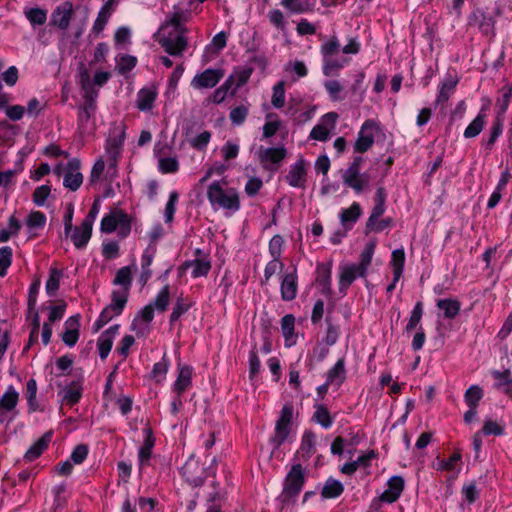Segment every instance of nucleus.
Listing matches in <instances>:
<instances>
[{"label": "nucleus", "instance_id": "1", "mask_svg": "<svg viewBox=\"0 0 512 512\" xmlns=\"http://www.w3.org/2000/svg\"><path fill=\"white\" fill-rule=\"evenodd\" d=\"M207 199L214 210L239 211L240 199L235 188L224 189L220 181H213L207 188Z\"/></svg>", "mask_w": 512, "mask_h": 512}, {"label": "nucleus", "instance_id": "2", "mask_svg": "<svg viewBox=\"0 0 512 512\" xmlns=\"http://www.w3.org/2000/svg\"><path fill=\"white\" fill-rule=\"evenodd\" d=\"M306 482L305 469L300 463L291 466L283 481L282 492L278 499L282 505L294 503Z\"/></svg>", "mask_w": 512, "mask_h": 512}, {"label": "nucleus", "instance_id": "3", "mask_svg": "<svg viewBox=\"0 0 512 512\" xmlns=\"http://www.w3.org/2000/svg\"><path fill=\"white\" fill-rule=\"evenodd\" d=\"M118 228V234L125 238L130 234L131 221L127 213L122 210H112L105 214L100 223L102 233L110 234Z\"/></svg>", "mask_w": 512, "mask_h": 512}, {"label": "nucleus", "instance_id": "4", "mask_svg": "<svg viewBox=\"0 0 512 512\" xmlns=\"http://www.w3.org/2000/svg\"><path fill=\"white\" fill-rule=\"evenodd\" d=\"M382 131L380 122L376 119L365 120L360 130L358 131L357 138L354 142V152L363 154L367 152L375 142V134Z\"/></svg>", "mask_w": 512, "mask_h": 512}, {"label": "nucleus", "instance_id": "5", "mask_svg": "<svg viewBox=\"0 0 512 512\" xmlns=\"http://www.w3.org/2000/svg\"><path fill=\"white\" fill-rule=\"evenodd\" d=\"M294 408L291 403H285L280 411L276 421L274 434L270 438V443L279 448L288 438L291 431Z\"/></svg>", "mask_w": 512, "mask_h": 512}, {"label": "nucleus", "instance_id": "6", "mask_svg": "<svg viewBox=\"0 0 512 512\" xmlns=\"http://www.w3.org/2000/svg\"><path fill=\"white\" fill-rule=\"evenodd\" d=\"M261 167L270 172H275L281 166L287 156V149L284 146L264 147L260 146L257 152Z\"/></svg>", "mask_w": 512, "mask_h": 512}, {"label": "nucleus", "instance_id": "7", "mask_svg": "<svg viewBox=\"0 0 512 512\" xmlns=\"http://www.w3.org/2000/svg\"><path fill=\"white\" fill-rule=\"evenodd\" d=\"M338 118V113L334 111L322 115L319 123L310 131L309 138L320 142H326L330 138L331 131L335 129Z\"/></svg>", "mask_w": 512, "mask_h": 512}, {"label": "nucleus", "instance_id": "8", "mask_svg": "<svg viewBox=\"0 0 512 512\" xmlns=\"http://www.w3.org/2000/svg\"><path fill=\"white\" fill-rule=\"evenodd\" d=\"M298 293V271L296 265H291L282 275L280 294L283 301H293Z\"/></svg>", "mask_w": 512, "mask_h": 512}, {"label": "nucleus", "instance_id": "9", "mask_svg": "<svg viewBox=\"0 0 512 512\" xmlns=\"http://www.w3.org/2000/svg\"><path fill=\"white\" fill-rule=\"evenodd\" d=\"M307 161L300 157L290 165L285 181L293 188L305 189L307 184Z\"/></svg>", "mask_w": 512, "mask_h": 512}, {"label": "nucleus", "instance_id": "10", "mask_svg": "<svg viewBox=\"0 0 512 512\" xmlns=\"http://www.w3.org/2000/svg\"><path fill=\"white\" fill-rule=\"evenodd\" d=\"M495 19L481 8H475L467 18L469 26H477L482 34L486 36L494 35Z\"/></svg>", "mask_w": 512, "mask_h": 512}, {"label": "nucleus", "instance_id": "11", "mask_svg": "<svg viewBox=\"0 0 512 512\" xmlns=\"http://www.w3.org/2000/svg\"><path fill=\"white\" fill-rule=\"evenodd\" d=\"M80 169V159L72 158L68 161L63 177V186L65 188L75 192L81 187L84 177Z\"/></svg>", "mask_w": 512, "mask_h": 512}, {"label": "nucleus", "instance_id": "12", "mask_svg": "<svg viewBox=\"0 0 512 512\" xmlns=\"http://www.w3.org/2000/svg\"><path fill=\"white\" fill-rule=\"evenodd\" d=\"M194 368L188 364H177V378L172 385L174 394L183 395L185 391L192 387V376Z\"/></svg>", "mask_w": 512, "mask_h": 512}, {"label": "nucleus", "instance_id": "13", "mask_svg": "<svg viewBox=\"0 0 512 512\" xmlns=\"http://www.w3.org/2000/svg\"><path fill=\"white\" fill-rule=\"evenodd\" d=\"M73 13V4L70 1H65L51 13L50 24L61 30H66L70 25Z\"/></svg>", "mask_w": 512, "mask_h": 512}, {"label": "nucleus", "instance_id": "14", "mask_svg": "<svg viewBox=\"0 0 512 512\" xmlns=\"http://www.w3.org/2000/svg\"><path fill=\"white\" fill-rule=\"evenodd\" d=\"M405 489V480L400 475H394L387 481V489L379 496L383 503H395Z\"/></svg>", "mask_w": 512, "mask_h": 512}, {"label": "nucleus", "instance_id": "15", "mask_svg": "<svg viewBox=\"0 0 512 512\" xmlns=\"http://www.w3.org/2000/svg\"><path fill=\"white\" fill-rule=\"evenodd\" d=\"M223 75L222 70L208 68L197 74L193 78L191 85L196 89L213 88L220 82Z\"/></svg>", "mask_w": 512, "mask_h": 512}, {"label": "nucleus", "instance_id": "16", "mask_svg": "<svg viewBox=\"0 0 512 512\" xmlns=\"http://www.w3.org/2000/svg\"><path fill=\"white\" fill-rule=\"evenodd\" d=\"M97 110V104L85 103L78 108L77 125L79 131L84 134L95 130L94 123L89 126V122L94 118Z\"/></svg>", "mask_w": 512, "mask_h": 512}, {"label": "nucleus", "instance_id": "17", "mask_svg": "<svg viewBox=\"0 0 512 512\" xmlns=\"http://www.w3.org/2000/svg\"><path fill=\"white\" fill-rule=\"evenodd\" d=\"M64 332L61 335V339L68 347H73L78 342L80 332V315L76 314L70 316L64 323Z\"/></svg>", "mask_w": 512, "mask_h": 512}, {"label": "nucleus", "instance_id": "18", "mask_svg": "<svg viewBox=\"0 0 512 512\" xmlns=\"http://www.w3.org/2000/svg\"><path fill=\"white\" fill-rule=\"evenodd\" d=\"M161 47L171 56H180L188 45L187 38L184 35L176 37H164L159 41Z\"/></svg>", "mask_w": 512, "mask_h": 512}, {"label": "nucleus", "instance_id": "19", "mask_svg": "<svg viewBox=\"0 0 512 512\" xmlns=\"http://www.w3.org/2000/svg\"><path fill=\"white\" fill-rule=\"evenodd\" d=\"M362 215V207L358 202H353L348 208L341 209L339 218L346 231L353 228Z\"/></svg>", "mask_w": 512, "mask_h": 512}, {"label": "nucleus", "instance_id": "20", "mask_svg": "<svg viewBox=\"0 0 512 512\" xmlns=\"http://www.w3.org/2000/svg\"><path fill=\"white\" fill-rule=\"evenodd\" d=\"M512 99V85H505L499 90V96L495 102V117L503 119Z\"/></svg>", "mask_w": 512, "mask_h": 512}, {"label": "nucleus", "instance_id": "21", "mask_svg": "<svg viewBox=\"0 0 512 512\" xmlns=\"http://www.w3.org/2000/svg\"><path fill=\"white\" fill-rule=\"evenodd\" d=\"M344 489L341 481L329 476L320 490V495L323 500L336 499L343 494Z\"/></svg>", "mask_w": 512, "mask_h": 512}, {"label": "nucleus", "instance_id": "22", "mask_svg": "<svg viewBox=\"0 0 512 512\" xmlns=\"http://www.w3.org/2000/svg\"><path fill=\"white\" fill-rule=\"evenodd\" d=\"M92 229L91 226L89 227L82 223L80 226H76L72 229L69 236L76 249L81 250L86 248L92 236Z\"/></svg>", "mask_w": 512, "mask_h": 512}, {"label": "nucleus", "instance_id": "23", "mask_svg": "<svg viewBox=\"0 0 512 512\" xmlns=\"http://www.w3.org/2000/svg\"><path fill=\"white\" fill-rule=\"evenodd\" d=\"M170 365L171 361L167 352H164L161 360L153 365L152 370L148 375L149 379L153 380L156 384H162L166 379Z\"/></svg>", "mask_w": 512, "mask_h": 512}, {"label": "nucleus", "instance_id": "24", "mask_svg": "<svg viewBox=\"0 0 512 512\" xmlns=\"http://www.w3.org/2000/svg\"><path fill=\"white\" fill-rule=\"evenodd\" d=\"M63 401L69 405L74 406L78 404L83 395L82 380L71 381L63 390Z\"/></svg>", "mask_w": 512, "mask_h": 512}, {"label": "nucleus", "instance_id": "25", "mask_svg": "<svg viewBox=\"0 0 512 512\" xmlns=\"http://www.w3.org/2000/svg\"><path fill=\"white\" fill-rule=\"evenodd\" d=\"M346 379L345 358H339L332 368H330L326 375L328 383L335 385L339 388Z\"/></svg>", "mask_w": 512, "mask_h": 512}, {"label": "nucleus", "instance_id": "26", "mask_svg": "<svg viewBox=\"0 0 512 512\" xmlns=\"http://www.w3.org/2000/svg\"><path fill=\"white\" fill-rule=\"evenodd\" d=\"M315 443H316L315 434L310 430L304 431L302 438H301L300 447L297 450L295 457H297L299 454H301L304 461L309 460V458L315 452Z\"/></svg>", "mask_w": 512, "mask_h": 512}, {"label": "nucleus", "instance_id": "27", "mask_svg": "<svg viewBox=\"0 0 512 512\" xmlns=\"http://www.w3.org/2000/svg\"><path fill=\"white\" fill-rule=\"evenodd\" d=\"M80 84L81 88L84 92L83 94V102L97 104V98L99 95V91L95 88V86L90 81L89 73L84 70L80 75Z\"/></svg>", "mask_w": 512, "mask_h": 512}, {"label": "nucleus", "instance_id": "28", "mask_svg": "<svg viewBox=\"0 0 512 512\" xmlns=\"http://www.w3.org/2000/svg\"><path fill=\"white\" fill-rule=\"evenodd\" d=\"M504 130V120L494 118L489 130V136L482 139V145L488 152L492 150L498 138L502 135Z\"/></svg>", "mask_w": 512, "mask_h": 512}, {"label": "nucleus", "instance_id": "29", "mask_svg": "<svg viewBox=\"0 0 512 512\" xmlns=\"http://www.w3.org/2000/svg\"><path fill=\"white\" fill-rule=\"evenodd\" d=\"M348 64V59H337L335 56L322 57V72L326 77L338 75L339 71Z\"/></svg>", "mask_w": 512, "mask_h": 512}, {"label": "nucleus", "instance_id": "30", "mask_svg": "<svg viewBox=\"0 0 512 512\" xmlns=\"http://www.w3.org/2000/svg\"><path fill=\"white\" fill-rule=\"evenodd\" d=\"M183 268L193 267L191 277L196 279L199 277H205L211 270V262L206 259H194L187 260L182 264Z\"/></svg>", "mask_w": 512, "mask_h": 512}, {"label": "nucleus", "instance_id": "31", "mask_svg": "<svg viewBox=\"0 0 512 512\" xmlns=\"http://www.w3.org/2000/svg\"><path fill=\"white\" fill-rule=\"evenodd\" d=\"M157 98V92L151 88H142L137 93V108L140 111H150Z\"/></svg>", "mask_w": 512, "mask_h": 512}, {"label": "nucleus", "instance_id": "32", "mask_svg": "<svg viewBox=\"0 0 512 512\" xmlns=\"http://www.w3.org/2000/svg\"><path fill=\"white\" fill-rule=\"evenodd\" d=\"M281 330L285 340V346L291 347L295 344V317L292 314H286L281 319Z\"/></svg>", "mask_w": 512, "mask_h": 512}, {"label": "nucleus", "instance_id": "33", "mask_svg": "<svg viewBox=\"0 0 512 512\" xmlns=\"http://www.w3.org/2000/svg\"><path fill=\"white\" fill-rule=\"evenodd\" d=\"M436 306L443 310L444 317L447 319H454L461 310L460 301L453 298L439 299Z\"/></svg>", "mask_w": 512, "mask_h": 512}, {"label": "nucleus", "instance_id": "34", "mask_svg": "<svg viewBox=\"0 0 512 512\" xmlns=\"http://www.w3.org/2000/svg\"><path fill=\"white\" fill-rule=\"evenodd\" d=\"M405 260L406 256L403 248L395 249L392 251L389 264L392 268V272L393 275H395L396 280H400L403 275Z\"/></svg>", "mask_w": 512, "mask_h": 512}, {"label": "nucleus", "instance_id": "35", "mask_svg": "<svg viewBox=\"0 0 512 512\" xmlns=\"http://www.w3.org/2000/svg\"><path fill=\"white\" fill-rule=\"evenodd\" d=\"M356 278L357 275L351 265H347L341 269L338 280V288L342 296L347 294L350 285L355 281Z\"/></svg>", "mask_w": 512, "mask_h": 512}, {"label": "nucleus", "instance_id": "36", "mask_svg": "<svg viewBox=\"0 0 512 512\" xmlns=\"http://www.w3.org/2000/svg\"><path fill=\"white\" fill-rule=\"evenodd\" d=\"M313 421L324 429H329L333 425V418L328 408L323 404H314Z\"/></svg>", "mask_w": 512, "mask_h": 512}, {"label": "nucleus", "instance_id": "37", "mask_svg": "<svg viewBox=\"0 0 512 512\" xmlns=\"http://www.w3.org/2000/svg\"><path fill=\"white\" fill-rule=\"evenodd\" d=\"M117 310L110 305L105 306L100 312L98 318L95 320L92 326L94 333L100 331L107 323L113 318L118 317L121 313L116 312Z\"/></svg>", "mask_w": 512, "mask_h": 512}, {"label": "nucleus", "instance_id": "38", "mask_svg": "<svg viewBox=\"0 0 512 512\" xmlns=\"http://www.w3.org/2000/svg\"><path fill=\"white\" fill-rule=\"evenodd\" d=\"M192 307V302L189 301L187 298L183 297L182 295L179 296L176 299V302L174 304V307L172 309V312L169 316V322L170 324H174L177 322L182 315L187 313L189 309Z\"/></svg>", "mask_w": 512, "mask_h": 512}, {"label": "nucleus", "instance_id": "39", "mask_svg": "<svg viewBox=\"0 0 512 512\" xmlns=\"http://www.w3.org/2000/svg\"><path fill=\"white\" fill-rule=\"evenodd\" d=\"M170 303V286L166 284L162 287V289L157 293L154 300L149 304L152 305L155 310L159 313H163L167 310Z\"/></svg>", "mask_w": 512, "mask_h": 512}, {"label": "nucleus", "instance_id": "40", "mask_svg": "<svg viewBox=\"0 0 512 512\" xmlns=\"http://www.w3.org/2000/svg\"><path fill=\"white\" fill-rule=\"evenodd\" d=\"M462 459V455L459 451L454 452L447 459H440L437 457V462L433 464V468L438 471L453 472L457 469V463Z\"/></svg>", "mask_w": 512, "mask_h": 512}, {"label": "nucleus", "instance_id": "41", "mask_svg": "<svg viewBox=\"0 0 512 512\" xmlns=\"http://www.w3.org/2000/svg\"><path fill=\"white\" fill-rule=\"evenodd\" d=\"M325 323H326V334H325V337L323 339V342L331 347L333 345H335L340 336H341V329H340V326L337 325V324H334L331 320V317L330 316H326L325 318Z\"/></svg>", "mask_w": 512, "mask_h": 512}, {"label": "nucleus", "instance_id": "42", "mask_svg": "<svg viewBox=\"0 0 512 512\" xmlns=\"http://www.w3.org/2000/svg\"><path fill=\"white\" fill-rule=\"evenodd\" d=\"M63 272L58 268L51 267L49 270V277L46 281L45 290L48 296L52 297L56 294L60 287V280Z\"/></svg>", "mask_w": 512, "mask_h": 512}, {"label": "nucleus", "instance_id": "43", "mask_svg": "<svg viewBox=\"0 0 512 512\" xmlns=\"http://www.w3.org/2000/svg\"><path fill=\"white\" fill-rule=\"evenodd\" d=\"M343 183L352 188L356 194L361 193L368 184V177L365 174L343 175Z\"/></svg>", "mask_w": 512, "mask_h": 512}, {"label": "nucleus", "instance_id": "44", "mask_svg": "<svg viewBox=\"0 0 512 512\" xmlns=\"http://www.w3.org/2000/svg\"><path fill=\"white\" fill-rule=\"evenodd\" d=\"M424 313V305L422 301H417L411 311L408 323L405 327V331L407 333L411 332L414 329H418L420 326V322Z\"/></svg>", "mask_w": 512, "mask_h": 512}, {"label": "nucleus", "instance_id": "45", "mask_svg": "<svg viewBox=\"0 0 512 512\" xmlns=\"http://www.w3.org/2000/svg\"><path fill=\"white\" fill-rule=\"evenodd\" d=\"M486 120L483 119V115H477L465 128L463 136L466 139L477 137L486 125Z\"/></svg>", "mask_w": 512, "mask_h": 512}, {"label": "nucleus", "instance_id": "46", "mask_svg": "<svg viewBox=\"0 0 512 512\" xmlns=\"http://www.w3.org/2000/svg\"><path fill=\"white\" fill-rule=\"evenodd\" d=\"M458 84L457 79H447L444 81L438 91L437 97H436V103H444L447 102L451 96V94L454 92L456 86Z\"/></svg>", "mask_w": 512, "mask_h": 512}, {"label": "nucleus", "instance_id": "47", "mask_svg": "<svg viewBox=\"0 0 512 512\" xmlns=\"http://www.w3.org/2000/svg\"><path fill=\"white\" fill-rule=\"evenodd\" d=\"M316 284L332 282V262H319L315 270Z\"/></svg>", "mask_w": 512, "mask_h": 512}, {"label": "nucleus", "instance_id": "48", "mask_svg": "<svg viewBox=\"0 0 512 512\" xmlns=\"http://www.w3.org/2000/svg\"><path fill=\"white\" fill-rule=\"evenodd\" d=\"M24 14L33 27L43 25L47 20V11L39 7L26 9Z\"/></svg>", "mask_w": 512, "mask_h": 512}, {"label": "nucleus", "instance_id": "49", "mask_svg": "<svg viewBox=\"0 0 512 512\" xmlns=\"http://www.w3.org/2000/svg\"><path fill=\"white\" fill-rule=\"evenodd\" d=\"M129 297V291L127 290H113L111 293V303L109 304L115 308L118 313H123Z\"/></svg>", "mask_w": 512, "mask_h": 512}, {"label": "nucleus", "instance_id": "50", "mask_svg": "<svg viewBox=\"0 0 512 512\" xmlns=\"http://www.w3.org/2000/svg\"><path fill=\"white\" fill-rule=\"evenodd\" d=\"M483 395V389L480 386L472 385L466 390L464 401L468 407H478Z\"/></svg>", "mask_w": 512, "mask_h": 512}, {"label": "nucleus", "instance_id": "51", "mask_svg": "<svg viewBox=\"0 0 512 512\" xmlns=\"http://www.w3.org/2000/svg\"><path fill=\"white\" fill-rule=\"evenodd\" d=\"M18 393L13 387H9L0 398V408L5 411L13 410L18 403Z\"/></svg>", "mask_w": 512, "mask_h": 512}, {"label": "nucleus", "instance_id": "52", "mask_svg": "<svg viewBox=\"0 0 512 512\" xmlns=\"http://www.w3.org/2000/svg\"><path fill=\"white\" fill-rule=\"evenodd\" d=\"M113 284L123 286V290H130L132 284V275L129 266H124L117 271L113 280Z\"/></svg>", "mask_w": 512, "mask_h": 512}, {"label": "nucleus", "instance_id": "53", "mask_svg": "<svg viewBox=\"0 0 512 512\" xmlns=\"http://www.w3.org/2000/svg\"><path fill=\"white\" fill-rule=\"evenodd\" d=\"M13 261V250L10 246L0 248V277H5Z\"/></svg>", "mask_w": 512, "mask_h": 512}, {"label": "nucleus", "instance_id": "54", "mask_svg": "<svg viewBox=\"0 0 512 512\" xmlns=\"http://www.w3.org/2000/svg\"><path fill=\"white\" fill-rule=\"evenodd\" d=\"M365 72L359 71L354 78V82L351 85V92L353 95L358 96V102H363L366 94V87L364 86Z\"/></svg>", "mask_w": 512, "mask_h": 512}, {"label": "nucleus", "instance_id": "55", "mask_svg": "<svg viewBox=\"0 0 512 512\" xmlns=\"http://www.w3.org/2000/svg\"><path fill=\"white\" fill-rule=\"evenodd\" d=\"M180 165L176 157H163L159 159L158 170L162 174H174L179 171Z\"/></svg>", "mask_w": 512, "mask_h": 512}, {"label": "nucleus", "instance_id": "56", "mask_svg": "<svg viewBox=\"0 0 512 512\" xmlns=\"http://www.w3.org/2000/svg\"><path fill=\"white\" fill-rule=\"evenodd\" d=\"M179 200V194L176 190L169 193L168 201L165 205L164 218L166 223H171L174 220L176 212V205Z\"/></svg>", "mask_w": 512, "mask_h": 512}, {"label": "nucleus", "instance_id": "57", "mask_svg": "<svg viewBox=\"0 0 512 512\" xmlns=\"http://www.w3.org/2000/svg\"><path fill=\"white\" fill-rule=\"evenodd\" d=\"M46 215L42 211H31L26 218L27 227L32 229H42L46 224Z\"/></svg>", "mask_w": 512, "mask_h": 512}, {"label": "nucleus", "instance_id": "58", "mask_svg": "<svg viewBox=\"0 0 512 512\" xmlns=\"http://www.w3.org/2000/svg\"><path fill=\"white\" fill-rule=\"evenodd\" d=\"M284 239L281 235H274L268 244V252L271 258H281L284 252Z\"/></svg>", "mask_w": 512, "mask_h": 512}, {"label": "nucleus", "instance_id": "59", "mask_svg": "<svg viewBox=\"0 0 512 512\" xmlns=\"http://www.w3.org/2000/svg\"><path fill=\"white\" fill-rule=\"evenodd\" d=\"M340 42L337 36L333 35L328 41L320 47L322 57L336 56L340 52Z\"/></svg>", "mask_w": 512, "mask_h": 512}, {"label": "nucleus", "instance_id": "60", "mask_svg": "<svg viewBox=\"0 0 512 512\" xmlns=\"http://www.w3.org/2000/svg\"><path fill=\"white\" fill-rule=\"evenodd\" d=\"M14 126L6 120H0V144L11 145L14 140Z\"/></svg>", "mask_w": 512, "mask_h": 512}, {"label": "nucleus", "instance_id": "61", "mask_svg": "<svg viewBox=\"0 0 512 512\" xmlns=\"http://www.w3.org/2000/svg\"><path fill=\"white\" fill-rule=\"evenodd\" d=\"M271 103L274 108L280 109L285 104V89H284V81H279L273 87V95L271 99Z\"/></svg>", "mask_w": 512, "mask_h": 512}, {"label": "nucleus", "instance_id": "62", "mask_svg": "<svg viewBox=\"0 0 512 512\" xmlns=\"http://www.w3.org/2000/svg\"><path fill=\"white\" fill-rule=\"evenodd\" d=\"M50 193H51V186H49L47 184L38 186L32 194L33 203L39 207L44 206Z\"/></svg>", "mask_w": 512, "mask_h": 512}, {"label": "nucleus", "instance_id": "63", "mask_svg": "<svg viewBox=\"0 0 512 512\" xmlns=\"http://www.w3.org/2000/svg\"><path fill=\"white\" fill-rule=\"evenodd\" d=\"M480 432L484 436H502L505 434V428L503 425H500L499 423L493 421V420H486L483 424L482 429Z\"/></svg>", "mask_w": 512, "mask_h": 512}, {"label": "nucleus", "instance_id": "64", "mask_svg": "<svg viewBox=\"0 0 512 512\" xmlns=\"http://www.w3.org/2000/svg\"><path fill=\"white\" fill-rule=\"evenodd\" d=\"M248 108L244 105H239L234 107L229 114L230 121L233 125L240 126L242 125L247 116H248Z\"/></svg>", "mask_w": 512, "mask_h": 512}]
</instances>
